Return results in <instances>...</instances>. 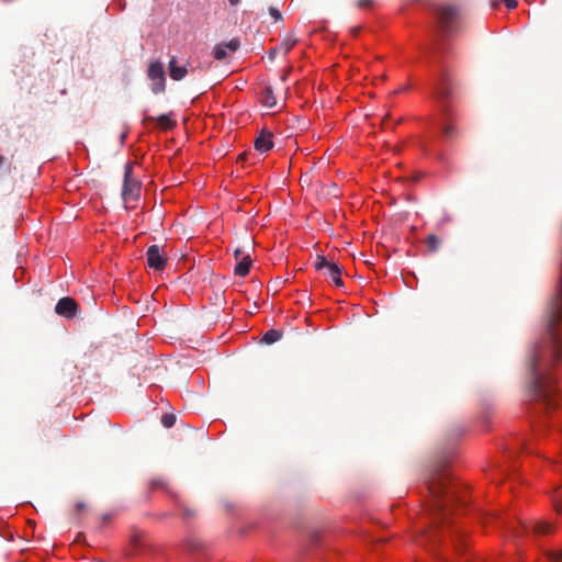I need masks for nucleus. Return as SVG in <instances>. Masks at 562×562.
Wrapping results in <instances>:
<instances>
[{
  "label": "nucleus",
  "mask_w": 562,
  "mask_h": 562,
  "mask_svg": "<svg viewBox=\"0 0 562 562\" xmlns=\"http://www.w3.org/2000/svg\"><path fill=\"white\" fill-rule=\"evenodd\" d=\"M168 70L170 78L175 81L182 80L189 74L188 64L179 66L176 56L169 60Z\"/></svg>",
  "instance_id": "9"
},
{
  "label": "nucleus",
  "mask_w": 562,
  "mask_h": 562,
  "mask_svg": "<svg viewBox=\"0 0 562 562\" xmlns=\"http://www.w3.org/2000/svg\"><path fill=\"white\" fill-rule=\"evenodd\" d=\"M505 5L512 10V9H515L517 7V1L516 0H502Z\"/></svg>",
  "instance_id": "27"
},
{
  "label": "nucleus",
  "mask_w": 562,
  "mask_h": 562,
  "mask_svg": "<svg viewBox=\"0 0 562 562\" xmlns=\"http://www.w3.org/2000/svg\"><path fill=\"white\" fill-rule=\"evenodd\" d=\"M251 258L249 255H245L241 257L239 262L235 267V274L245 277L248 274L250 266H251Z\"/></svg>",
  "instance_id": "11"
},
{
  "label": "nucleus",
  "mask_w": 562,
  "mask_h": 562,
  "mask_svg": "<svg viewBox=\"0 0 562 562\" xmlns=\"http://www.w3.org/2000/svg\"><path fill=\"white\" fill-rule=\"evenodd\" d=\"M139 182L133 178V166L126 164L124 167V182L122 190V198L125 202L136 200L139 195Z\"/></svg>",
  "instance_id": "4"
},
{
  "label": "nucleus",
  "mask_w": 562,
  "mask_h": 562,
  "mask_svg": "<svg viewBox=\"0 0 562 562\" xmlns=\"http://www.w3.org/2000/svg\"><path fill=\"white\" fill-rule=\"evenodd\" d=\"M246 158H247V154H246V153H243V154H240V155L238 156L237 160H238V161H245V160H246Z\"/></svg>",
  "instance_id": "31"
},
{
  "label": "nucleus",
  "mask_w": 562,
  "mask_h": 562,
  "mask_svg": "<svg viewBox=\"0 0 562 562\" xmlns=\"http://www.w3.org/2000/svg\"><path fill=\"white\" fill-rule=\"evenodd\" d=\"M176 423V416L172 415V414H165L162 417H161V424L166 427V428H170L175 425Z\"/></svg>",
  "instance_id": "21"
},
{
  "label": "nucleus",
  "mask_w": 562,
  "mask_h": 562,
  "mask_svg": "<svg viewBox=\"0 0 562 562\" xmlns=\"http://www.w3.org/2000/svg\"><path fill=\"white\" fill-rule=\"evenodd\" d=\"M552 529V526L548 522L539 521L533 525V530L537 533H547Z\"/></svg>",
  "instance_id": "20"
},
{
  "label": "nucleus",
  "mask_w": 562,
  "mask_h": 562,
  "mask_svg": "<svg viewBox=\"0 0 562 562\" xmlns=\"http://www.w3.org/2000/svg\"><path fill=\"white\" fill-rule=\"evenodd\" d=\"M427 488L434 501L431 527L420 535L418 542L423 546L435 544L439 539V530L448 519V507L460 499L456 486L443 464H437L427 479Z\"/></svg>",
  "instance_id": "2"
},
{
  "label": "nucleus",
  "mask_w": 562,
  "mask_h": 562,
  "mask_svg": "<svg viewBox=\"0 0 562 562\" xmlns=\"http://www.w3.org/2000/svg\"><path fill=\"white\" fill-rule=\"evenodd\" d=\"M245 256L244 255V251L240 247H237L235 250H234V257L235 259H241V257Z\"/></svg>",
  "instance_id": "29"
},
{
  "label": "nucleus",
  "mask_w": 562,
  "mask_h": 562,
  "mask_svg": "<svg viewBox=\"0 0 562 562\" xmlns=\"http://www.w3.org/2000/svg\"><path fill=\"white\" fill-rule=\"evenodd\" d=\"M555 509L559 514H562V494L559 499L555 501Z\"/></svg>",
  "instance_id": "28"
},
{
  "label": "nucleus",
  "mask_w": 562,
  "mask_h": 562,
  "mask_svg": "<svg viewBox=\"0 0 562 562\" xmlns=\"http://www.w3.org/2000/svg\"><path fill=\"white\" fill-rule=\"evenodd\" d=\"M334 263V261H329L325 256L318 255L315 259L314 267L317 271L323 270L325 268H327L328 270L329 267Z\"/></svg>",
  "instance_id": "18"
},
{
  "label": "nucleus",
  "mask_w": 562,
  "mask_h": 562,
  "mask_svg": "<svg viewBox=\"0 0 562 562\" xmlns=\"http://www.w3.org/2000/svg\"><path fill=\"white\" fill-rule=\"evenodd\" d=\"M184 515H186V517H190V516H192V515H193V513H191L190 510H186V512H184Z\"/></svg>",
  "instance_id": "35"
},
{
  "label": "nucleus",
  "mask_w": 562,
  "mask_h": 562,
  "mask_svg": "<svg viewBox=\"0 0 562 562\" xmlns=\"http://www.w3.org/2000/svg\"><path fill=\"white\" fill-rule=\"evenodd\" d=\"M328 276L331 278L336 286H344V281L341 279V268L337 263H334L329 267Z\"/></svg>",
  "instance_id": "13"
},
{
  "label": "nucleus",
  "mask_w": 562,
  "mask_h": 562,
  "mask_svg": "<svg viewBox=\"0 0 562 562\" xmlns=\"http://www.w3.org/2000/svg\"><path fill=\"white\" fill-rule=\"evenodd\" d=\"M425 244L429 252H436L441 245V239L437 235L431 234L426 238Z\"/></svg>",
  "instance_id": "15"
},
{
  "label": "nucleus",
  "mask_w": 562,
  "mask_h": 562,
  "mask_svg": "<svg viewBox=\"0 0 562 562\" xmlns=\"http://www.w3.org/2000/svg\"><path fill=\"white\" fill-rule=\"evenodd\" d=\"M156 120L159 127H161L165 131L172 130L177 125L176 121L167 114H161Z\"/></svg>",
  "instance_id": "14"
},
{
  "label": "nucleus",
  "mask_w": 562,
  "mask_h": 562,
  "mask_svg": "<svg viewBox=\"0 0 562 562\" xmlns=\"http://www.w3.org/2000/svg\"><path fill=\"white\" fill-rule=\"evenodd\" d=\"M269 13L274 19L276 22L282 21V14L277 8H269Z\"/></svg>",
  "instance_id": "24"
},
{
  "label": "nucleus",
  "mask_w": 562,
  "mask_h": 562,
  "mask_svg": "<svg viewBox=\"0 0 562 562\" xmlns=\"http://www.w3.org/2000/svg\"><path fill=\"white\" fill-rule=\"evenodd\" d=\"M442 135L447 140H450L456 135L454 126L450 123H447L442 126Z\"/></svg>",
  "instance_id": "19"
},
{
  "label": "nucleus",
  "mask_w": 562,
  "mask_h": 562,
  "mask_svg": "<svg viewBox=\"0 0 562 562\" xmlns=\"http://www.w3.org/2000/svg\"><path fill=\"white\" fill-rule=\"evenodd\" d=\"M296 43L297 40L292 34H289L281 42L279 49L283 50L284 54H288Z\"/></svg>",
  "instance_id": "16"
},
{
  "label": "nucleus",
  "mask_w": 562,
  "mask_h": 562,
  "mask_svg": "<svg viewBox=\"0 0 562 562\" xmlns=\"http://www.w3.org/2000/svg\"><path fill=\"white\" fill-rule=\"evenodd\" d=\"M453 546L457 551L461 550V547L463 546V535L461 532H457L454 538L452 539Z\"/></svg>",
  "instance_id": "22"
},
{
  "label": "nucleus",
  "mask_w": 562,
  "mask_h": 562,
  "mask_svg": "<svg viewBox=\"0 0 562 562\" xmlns=\"http://www.w3.org/2000/svg\"><path fill=\"white\" fill-rule=\"evenodd\" d=\"M148 78L153 81L151 91L156 94L165 91V69L160 61H154L149 65L147 71Z\"/></svg>",
  "instance_id": "5"
},
{
  "label": "nucleus",
  "mask_w": 562,
  "mask_h": 562,
  "mask_svg": "<svg viewBox=\"0 0 562 562\" xmlns=\"http://www.w3.org/2000/svg\"><path fill=\"white\" fill-rule=\"evenodd\" d=\"M151 120H154V117L148 116V117H146V119L144 120V122H146V121H151Z\"/></svg>",
  "instance_id": "36"
},
{
  "label": "nucleus",
  "mask_w": 562,
  "mask_h": 562,
  "mask_svg": "<svg viewBox=\"0 0 562 562\" xmlns=\"http://www.w3.org/2000/svg\"><path fill=\"white\" fill-rule=\"evenodd\" d=\"M562 360V278L552 300L547 335L532 345L526 356V366L532 375L533 396L543 408L555 404L554 382L547 373L553 362Z\"/></svg>",
  "instance_id": "1"
},
{
  "label": "nucleus",
  "mask_w": 562,
  "mask_h": 562,
  "mask_svg": "<svg viewBox=\"0 0 562 562\" xmlns=\"http://www.w3.org/2000/svg\"><path fill=\"white\" fill-rule=\"evenodd\" d=\"M548 558L554 562H562V550L560 551H549L547 553Z\"/></svg>",
  "instance_id": "23"
},
{
  "label": "nucleus",
  "mask_w": 562,
  "mask_h": 562,
  "mask_svg": "<svg viewBox=\"0 0 562 562\" xmlns=\"http://www.w3.org/2000/svg\"><path fill=\"white\" fill-rule=\"evenodd\" d=\"M273 147L272 133L262 131L255 139V148L260 153H266Z\"/></svg>",
  "instance_id": "10"
},
{
  "label": "nucleus",
  "mask_w": 562,
  "mask_h": 562,
  "mask_svg": "<svg viewBox=\"0 0 562 562\" xmlns=\"http://www.w3.org/2000/svg\"><path fill=\"white\" fill-rule=\"evenodd\" d=\"M77 308L78 304L76 301L69 296H66L57 302L55 312L66 318H72L76 315Z\"/></svg>",
  "instance_id": "7"
},
{
  "label": "nucleus",
  "mask_w": 562,
  "mask_h": 562,
  "mask_svg": "<svg viewBox=\"0 0 562 562\" xmlns=\"http://www.w3.org/2000/svg\"><path fill=\"white\" fill-rule=\"evenodd\" d=\"M448 95H449L448 88H446V87L440 88V90L438 91V99L443 101L446 98H448Z\"/></svg>",
  "instance_id": "26"
},
{
  "label": "nucleus",
  "mask_w": 562,
  "mask_h": 562,
  "mask_svg": "<svg viewBox=\"0 0 562 562\" xmlns=\"http://www.w3.org/2000/svg\"><path fill=\"white\" fill-rule=\"evenodd\" d=\"M240 46L237 38H233L227 43H221L214 47L213 56L216 60H223L227 56V49L236 52Z\"/></svg>",
  "instance_id": "8"
},
{
  "label": "nucleus",
  "mask_w": 562,
  "mask_h": 562,
  "mask_svg": "<svg viewBox=\"0 0 562 562\" xmlns=\"http://www.w3.org/2000/svg\"><path fill=\"white\" fill-rule=\"evenodd\" d=\"M147 263L155 270H162L166 266V255L158 245H151L146 251Z\"/></svg>",
  "instance_id": "6"
},
{
  "label": "nucleus",
  "mask_w": 562,
  "mask_h": 562,
  "mask_svg": "<svg viewBox=\"0 0 562 562\" xmlns=\"http://www.w3.org/2000/svg\"><path fill=\"white\" fill-rule=\"evenodd\" d=\"M7 162V158L0 155V168Z\"/></svg>",
  "instance_id": "32"
},
{
  "label": "nucleus",
  "mask_w": 562,
  "mask_h": 562,
  "mask_svg": "<svg viewBox=\"0 0 562 562\" xmlns=\"http://www.w3.org/2000/svg\"><path fill=\"white\" fill-rule=\"evenodd\" d=\"M440 30L446 35H452L462 30L464 11L460 4L445 3L436 10Z\"/></svg>",
  "instance_id": "3"
},
{
  "label": "nucleus",
  "mask_w": 562,
  "mask_h": 562,
  "mask_svg": "<svg viewBox=\"0 0 562 562\" xmlns=\"http://www.w3.org/2000/svg\"><path fill=\"white\" fill-rule=\"evenodd\" d=\"M261 102L265 106L272 109L277 105V98L271 87H266L261 92Z\"/></svg>",
  "instance_id": "12"
},
{
  "label": "nucleus",
  "mask_w": 562,
  "mask_h": 562,
  "mask_svg": "<svg viewBox=\"0 0 562 562\" xmlns=\"http://www.w3.org/2000/svg\"><path fill=\"white\" fill-rule=\"evenodd\" d=\"M232 5H237L240 0H228Z\"/></svg>",
  "instance_id": "34"
},
{
  "label": "nucleus",
  "mask_w": 562,
  "mask_h": 562,
  "mask_svg": "<svg viewBox=\"0 0 562 562\" xmlns=\"http://www.w3.org/2000/svg\"><path fill=\"white\" fill-rule=\"evenodd\" d=\"M85 507H86V505L82 502H78L76 504V509L77 510H82V509H85Z\"/></svg>",
  "instance_id": "30"
},
{
  "label": "nucleus",
  "mask_w": 562,
  "mask_h": 562,
  "mask_svg": "<svg viewBox=\"0 0 562 562\" xmlns=\"http://www.w3.org/2000/svg\"><path fill=\"white\" fill-rule=\"evenodd\" d=\"M446 111H447V110H446V106H445V105H442V112H443V113H446Z\"/></svg>",
  "instance_id": "37"
},
{
  "label": "nucleus",
  "mask_w": 562,
  "mask_h": 562,
  "mask_svg": "<svg viewBox=\"0 0 562 562\" xmlns=\"http://www.w3.org/2000/svg\"><path fill=\"white\" fill-rule=\"evenodd\" d=\"M279 48L271 49L269 53L270 58H273L274 54L277 53Z\"/></svg>",
  "instance_id": "33"
},
{
  "label": "nucleus",
  "mask_w": 562,
  "mask_h": 562,
  "mask_svg": "<svg viewBox=\"0 0 562 562\" xmlns=\"http://www.w3.org/2000/svg\"><path fill=\"white\" fill-rule=\"evenodd\" d=\"M373 3L372 0H359L357 2V7L360 8V9H366V8H369L371 7Z\"/></svg>",
  "instance_id": "25"
},
{
  "label": "nucleus",
  "mask_w": 562,
  "mask_h": 562,
  "mask_svg": "<svg viewBox=\"0 0 562 562\" xmlns=\"http://www.w3.org/2000/svg\"><path fill=\"white\" fill-rule=\"evenodd\" d=\"M282 337V334L281 331L277 330V329H269L262 337V341H265L266 344L270 345V344H273V342H277L278 340H280Z\"/></svg>",
  "instance_id": "17"
}]
</instances>
